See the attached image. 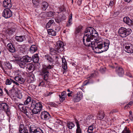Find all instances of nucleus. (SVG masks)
I'll return each mask as SVG.
<instances>
[{"label": "nucleus", "mask_w": 133, "mask_h": 133, "mask_svg": "<svg viewBox=\"0 0 133 133\" xmlns=\"http://www.w3.org/2000/svg\"><path fill=\"white\" fill-rule=\"evenodd\" d=\"M98 34L97 31L93 28L89 27L85 29L83 39L84 44L87 46H90L92 41L95 37H98Z\"/></svg>", "instance_id": "obj_1"}, {"label": "nucleus", "mask_w": 133, "mask_h": 133, "mask_svg": "<svg viewBox=\"0 0 133 133\" xmlns=\"http://www.w3.org/2000/svg\"><path fill=\"white\" fill-rule=\"evenodd\" d=\"M110 44L109 41L106 40L104 42H94L91 43V45L89 47H91L96 53H100L107 50L109 48V46Z\"/></svg>", "instance_id": "obj_2"}, {"label": "nucleus", "mask_w": 133, "mask_h": 133, "mask_svg": "<svg viewBox=\"0 0 133 133\" xmlns=\"http://www.w3.org/2000/svg\"><path fill=\"white\" fill-rule=\"evenodd\" d=\"M42 107L41 102H37L34 100H32L31 101L30 108L32 109V111L33 114H39Z\"/></svg>", "instance_id": "obj_3"}, {"label": "nucleus", "mask_w": 133, "mask_h": 133, "mask_svg": "<svg viewBox=\"0 0 133 133\" xmlns=\"http://www.w3.org/2000/svg\"><path fill=\"white\" fill-rule=\"evenodd\" d=\"M63 46L62 42H57L55 47V50L52 48H50V54L52 55H53L56 54L57 52L58 53L61 52L63 50Z\"/></svg>", "instance_id": "obj_4"}, {"label": "nucleus", "mask_w": 133, "mask_h": 133, "mask_svg": "<svg viewBox=\"0 0 133 133\" xmlns=\"http://www.w3.org/2000/svg\"><path fill=\"white\" fill-rule=\"evenodd\" d=\"M132 31L131 29H127L121 27L118 30V33L122 37H125L131 34Z\"/></svg>", "instance_id": "obj_5"}, {"label": "nucleus", "mask_w": 133, "mask_h": 133, "mask_svg": "<svg viewBox=\"0 0 133 133\" xmlns=\"http://www.w3.org/2000/svg\"><path fill=\"white\" fill-rule=\"evenodd\" d=\"M51 67H43L42 69V72L43 74H46L44 76V79L48 83V84H49L50 82L48 81V71L49 69H51Z\"/></svg>", "instance_id": "obj_6"}, {"label": "nucleus", "mask_w": 133, "mask_h": 133, "mask_svg": "<svg viewBox=\"0 0 133 133\" xmlns=\"http://www.w3.org/2000/svg\"><path fill=\"white\" fill-rule=\"evenodd\" d=\"M83 94L81 91H79L75 95L73 96V100L74 102L79 101L82 98Z\"/></svg>", "instance_id": "obj_7"}, {"label": "nucleus", "mask_w": 133, "mask_h": 133, "mask_svg": "<svg viewBox=\"0 0 133 133\" xmlns=\"http://www.w3.org/2000/svg\"><path fill=\"white\" fill-rule=\"evenodd\" d=\"M41 118L43 120L47 121L51 118V116L48 112L44 111L41 112Z\"/></svg>", "instance_id": "obj_8"}, {"label": "nucleus", "mask_w": 133, "mask_h": 133, "mask_svg": "<svg viewBox=\"0 0 133 133\" xmlns=\"http://www.w3.org/2000/svg\"><path fill=\"white\" fill-rule=\"evenodd\" d=\"M12 15V12L9 8L3 10L2 16L5 18H10Z\"/></svg>", "instance_id": "obj_9"}, {"label": "nucleus", "mask_w": 133, "mask_h": 133, "mask_svg": "<svg viewBox=\"0 0 133 133\" xmlns=\"http://www.w3.org/2000/svg\"><path fill=\"white\" fill-rule=\"evenodd\" d=\"M125 51L129 53L133 52V45L131 44H127L125 47Z\"/></svg>", "instance_id": "obj_10"}, {"label": "nucleus", "mask_w": 133, "mask_h": 133, "mask_svg": "<svg viewBox=\"0 0 133 133\" xmlns=\"http://www.w3.org/2000/svg\"><path fill=\"white\" fill-rule=\"evenodd\" d=\"M0 108L3 110L6 113L9 112L10 110L9 107L5 103H1L0 104Z\"/></svg>", "instance_id": "obj_11"}, {"label": "nucleus", "mask_w": 133, "mask_h": 133, "mask_svg": "<svg viewBox=\"0 0 133 133\" xmlns=\"http://www.w3.org/2000/svg\"><path fill=\"white\" fill-rule=\"evenodd\" d=\"M3 3V6L5 8H9L11 6V0H4Z\"/></svg>", "instance_id": "obj_12"}, {"label": "nucleus", "mask_w": 133, "mask_h": 133, "mask_svg": "<svg viewBox=\"0 0 133 133\" xmlns=\"http://www.w3.org/2000/svg\"><path fill=\"white\" fill-rule=\"evenodd\" d=\"M14 79L16 81L18 82L21 84H23L25 81V79L20 75H18L15 77Z\"/></svg>", "instance_id": "obj_13"}, {"label": "nucleus", "mask_w": 133, "mask_h": 133, "mask_svg": "<svg viewBox=\"0 0 133 133\" xmlns=\"http://www.w3.org/2000/svg\"><path fill=\"white\" fill-rule=\"evenodd\" d=\"M7 48L8 50L11 52L14 53L16 51L14 46L11 43H9L7 44Z\"/></svg>", "instance_id": "obj_14"}, {"label": "nucleus", "mask_w": 133, "mask_h": 133, "mask_svg": "<svg viewBox=\"0 0 133 133\" xmlns=\"http://www.w3.org/2000/svg\"><path fill=\"white\" fill-rule=\"evenodd\" d=\"M66 19V17L63 14H61V15H59L58 17L55 18V20L57 23L60 22Z\"/></svg>", "instance_id": "obj_15"}, {"label": "nucleus", "mask_w": 133, "mask_h": 133, "mask_svg": "<svg viewBox=\"0 0 133 133\" xmlns=\"http://www.w3.org/2000/svg\"><path fill=\"white\" fill-rule=\"evenodd\" d=\"M123 21L124 23L129 25H130L133 24V21L128 16L125 17L123 18Z\"/></svg>", "instance_id": "obj_16"}, {"label": "nucleus", "mask_w": 133, "mask_h": 133, "mask_svg": "<svg viewBox=\"0 0 133 133\" xmlns=\"http://www.w3.org/2000/svg\"><path fill=\"white\" fill-rule=\"evenodd\" d=\"M20 133H28V130L25 128L24 125L23 124H21L20 125L19 130Z\"/></svg>", "instance_id": "obj_17"}, {"label": "nucleus", "mask_w": 133, "mask_h": 133, "mask_svg": "<svg viewBox=\"0 0 133 133\" xmlns=\"http://www.w3.org/2000/svg\"><path fill=\"white\" fill-rule=\"evenodd\" d=\"M116 70L119 76H122L124 74V71L121 67H116Z\"/></svg>", "instance_id": "obj_18"}, {"label": "nucleus", "mask_w": 133, "mask_h": 133, "mask_svg": "<svg viewBox=\"0 0 133 133\" xmlns=\"http://www.w3.org/2000/svg\"><path fill=\"white\" fill-rule=\"evenodd\" d=\"M44 57L45 59H46L49 63V65L47 66H52V63L54 61L48 55H45Z\"/></svg>", "instance_id": "obj_19"}, {"label": "nucleus", "mask_w": 133, "mask_h": 133, "mask_svg": "<svg viewBox=\"0 0 133 133\" xmlns=\"http://www.w3.org/2000/svg\"><path fill=\"white\" fill-rule=\"evenodd\" d=\"M60 101L61 102H63L65 100L66 96V93L65 91H63L61 94V95H59Z\"/></svg>", "instance_id": "obj_20"}, {"label": "nucleus", "mask_w": 133, "mask_h": 133, "mask_svg": "<svg viewBox=\"0 0 133 133\" xmlns=\"http://www.w3.org/2000/svg\"><path fill=\"white\" fill-rule=\"evenodd\" d=\"M104 112L102 111H100L97 114V118L99 119H103L104 117Z\"/></svg>", "instance_id": "obj_21"}, {"label": "nucleus", "mask_w": 133, "mask_h": 133, "mask_svg": "<svg viewBox=\"0 0 133 133\" xmlns=\"http://www.w3.org/2000/svg\"><path fill=\"white\" fill-rule=\"evenodd\" d=\"M41 8L43 10H45L48 6V3L46 2L42 1L41 3Z\"/></svg>", "instance_id": "obj_22"}, {"label": "nucleus", "mask_w": 133, "mask_h": 133, "mask_svg": "<svg viewBox=\"0 0 133 133\" xmlns=\"http://www.w3.org/2000/svg\"><path fill=\"white\" fill-rule=\"evenodd\" d=\"M38 129L34 125H31L29 127L30 133H35Z\"/></svg>", "instance_id": "obj_23"}, {"label": "nucleus", "mask_w": 133, "mask_h": 133, "mask_svg": "<svg viewBox=\"0 0 133 133\" xmlns=\"http://www.w3.org/2000/svg\"><path fill=\"white\" fill-rule=\"evenodd\" d=\"M48 34L52 36H55L56 35V32L54 29H49L48 30Z\"/></svg>", "instance_id": "obj_24"}, {"label": "nucleus", "mask_w": 133, "mask_h": 133, "mask_svg": "<svg viewBox=\"0 0 133 133\" xmlns=\"http://www.w3.org/2000/svg\"><path fill=\"white\" fill-rule=\"evenodd\" d=\"M37 50V48L35 45H32L30 49V51L31 53L33 54Z\"/></svg>", "instance_id": "obj_25"}, {"label": "nucleus", "mask_w": 133, "mask_h": 133, "mask_svg": "<svg viewBox=\"0 0 133 133\" xmlns=\"http://www.w3.org/2000/svg\"><path fill=\"white\" fill-rule=\"evenodd\" d=\"M15 39L17 41L21 42H23L25 39V37L23 36H16L15 37Z\"/></svg>", "instance_id": "obj_26"}, {"label": "nucleus", "mask_w": 133, "mask_h": 133, "mask_svg": "<svg viewBox=\"0 0 133 133\" xmlns=\"http://www.w3.org/2000/svg\"><path fill=\"white\" fill-rule=\"evenodd\" d=\"M32 61L35 63H37L39 60V58L38 54L34 55L32 56Z\"/></svg>", "instance_id": "obj_27"}, {"label": "nucleus", "mask_w": 133, "mask_h": 133, "mask_svg": "<svg viewBox=\"0 0 133 133\" xmlns=\"http://www.w3.org/2000/svg\"><path fill=\"white\" fill-rule=\"evenodd\" d=\"M72 15L71 14H70L69 18V20L68 23H67L66 25L68 27L70 26L72 24Z\"/></svg>", "instance_id": "obj_28"}, {"label": "nucleus", "mask_w": 133, "mask_h": 133, "mask_svg": "<svg viewBox=\"0 0 133 133\" xmlns=\"http://www.w3.org/2000/svg\"><path fill=\"white\" fill-rule=\"evenodd\" d=\"M23 59L24 61L26 62H30L32 60V58L29 57L28 56H23Z\"/></svg>", "instance_id": "obj_29"}, {"label": "nucleus", "mask_w": 133, "mask_h": 133, "mask_svg": "<svg viewBox=\"0 0 133 133\" xmlns=\"http://www.w3.org/2000/svg\"><path fill=\"white\" fill-rule=\"evenodd\" d=\"M46 84L43 81H42L40 82L38 85L40 87H48L49 86V84H48V83L45 81Z\"/></svg>", "instance_id": "obj_30"}, {"label": "nucleus", "mask_w": 133, "mask_h": 133, "mask_svg": "<svg viewBox=\"0 0 133 133\" xmlns=\"http://www.w3.org/2000/svg\"><path fill=\"white\" fill-rule=\"evenodd\" d=\"M67 126L70 129H71L75 126L74 124L72 122H68L67 124Z\"/></svg>", "instance_id": "obj_31"}, {"label": "nucleus", "mask_w": 133, "mask_h": 133, "mask_svg": "<svg viewBox=\"0 0 133 133\" xmlns=\"http://www.w3.org/2000/svg\"><path fill=\"white\" fill-rule=\"evenodd\" d=\"M98 69L99 71L101 73H104L106 71L105 67H98Z\"/></svg>", "instance_id": "obj_32"}, {"label": "nucleus", "mask_w": 133, "mask_h": 133, "mask_svg": "<svg viewBox=\"0 0 133 133\" xmlns=\"http://www.w3.org/2000/svg\"><path fill=\"white\" fill-rule=\"evenodd\" d=\"M122 133H131V131L129 128L125 127Z\"/></svg>", "instance_id": "obj_33"}, {"label": "nucleus", "mask_w": 133, "mask_h": 133, "mask_svg": "<svg viewBox=\"0 0 133 133\" xmlns=\"http://www.w3.org/2000/svg\"><path fill=\"white\" fill-rule=\"evenodd\" d=\"M22 111L27 116H28L29 115V112L28 111L27 109L26 108L22 107Z\"/></svg>", "instance_id": "obj_34"}, {"label": "nucleus", "mask_w": 133, "mask_h": 133, "mask_svg": "<svg viewBox=\"0 0 133 133\" xmlns=\"http://www.w3.org/2000/svg\"><path fill=\"white\" fill-rule=\"evenodd\" d=\"M76 124L77 127L76 133H81V131L79 123L78 122H76Z\"/></svg>", "instance_id": "obj_35"}, {"label": "nucleus", "mask_w": 133, "mask_h": 133, "mask_svg": "<svg viewBox=\"0 0 133 133\" xmlns=\"http://www.w3.org/2000/svg\"><path fill=\"white\" fill-rule=\"evenodd\" d=\"M28 79H30L31 81H34L35 79V76L33 74H31L29 75L28 77Z\"/></svg>", "instance_id": "obj_36"}, {"label": "nucleus", "mask_w": 133, "mask_h": 133, "mask_svg": "<svg viewBox=\"0 0 133 133\" xmlns=\"http://www.w3.org/2000/svg\"><path fill=\"white\" fill-rule=\"evenodd\" d=\"M54 22V20L53 19H51L47 23L46 25V27L47 28H49Z\"/></svg>", "instance_id": "obj_37"}, {"label": "nucleus", "mask_w": 133, "mask_h": 133, "mask_svg": "<svg viewBox=\"0 0 133 133\" xmlns=\"http://www.w3.org/2000/svg\"><path fill=\"white\" fill-rule=\"evenodd\" d=\"M46 15L47 17H51L54 15V12H53L49 11L47 12Z\"/></svg>", "instance_id": "obj_38"}, {"label": "nucleus", "mask_w": 133, "mask_h": 133, "mask_svg": "<svg viewBox=\"0 0 133 133\" xmlns=\"http://www.w3.org/2000/svg\"><path fill=\"white\" fill-rule=\"evenodd\" d=\"M83 27L81 26H79L76 29L75 33L77 34L81 31Z\"/></svg>", "instance_id": "obj_39"}, {"label": "nucleus", "mask_w": 133, "mask_h": 133, "mask_svg": "<svg viewBox=\"0 0 133 133\" xmlns=\"http://www.w3.org/2000/svg\"><path fill=\"white\" fill-rule=\"evenodd\" d=\"M31 98L29 96H28L24 102V104L25 105H27L28 104L29 102L31 101Z\"/></svg>", "instance_id": "obj_40"}, {"label": "nucleus", "mask_w": 133, "mask_h": 133, "mask_svg": "<svg viewBox=\"0 0 133 133\" xmlns=\"http://www.w3.org/2000/svg\"><path fill=\"white\" fill-rule=\"evenodd\" d=\"M62 66H67L66 62L64 58H62Z\"/></svg>", "instance_id": "obj_41"}, {"label": "nucleus", "mask_w": 133, "mask_h": 133, "mask_svg": "<svg viewBox=\"0 0 133 133\" xmlns=\"http://www.w3.org/2000/svg\"><path fill=\"white\" fill-rule=\"evenodd\" d=\"M93 130L92 125H91L89 127L87 130V132L89 133H92Z\"/></svg>", "instance_id": "obj_42"}, {"label": "nucleus", "mask_w": 133, "mask_h": 133, "mask_svg": "<svg viewBox=\"0 0 133 133\" xmlns=\"http://www.w3.org/2000/svg\"><path fill=\"white\" fill-rule=\"evenodd\" d=\"M14 30L13 28L8 29L7 32L10 35H12L14 32Z\"/></svg>", "instance_id": "obj_43"}, {"label": "nucleus", "mask_w": 133, "mask_h": 133, "mask_svg": "<svg viewBox=\"0 0 133 133\" xmlns=\"http://www.w3.org/2000/svg\"><path fill=\"white\" fill-rule=\"evenodd\" d=\"M98 73L96 72H94V73H92L91 74L90 77V78L92 77H96L98 75Z\"/></svg>", "instance_id": "obj_44"}, {"label": "nucleus", "mask_w": 133, "mask_h": 133, "mask_svg": "<svg viewBox=\"0 0 133 133\" xmlns=\"http://www.w3.org/2000/svg\"><path fill=\"white\" fill-rule=\"evenodd\" d=\"M93 117L94 116L93 115H91L90 116H89L87 117V120H89L88 122H90L93 119Z\"/></svg>", "instance_id": "obj_45"}, {"label": "nucleus", "mask_w": 133, "mask_h": 133, "mask_svg": "<svg viewBox=\"0 0 133 133\" xmlns=\"http://www.w3.org/2000/svg\"><path fill=\"white\" fill-rule=\"evenodd\" d=\"M12 80L11 79H7L6 81L5 84L6 85H10L12 82Z\"/></svg>", "instance_id": "obj_46"}, {"label": "nucleus", "mask_w": 133, "mask_h": 133, "mask_svg": "<svg viewBox=\"0 0 133 133\" xmlns=\"http://www.w3.org/2000/svg\"><path fill=\"white\" fill-rule=\"evenodd\" d=\"M4 65L5 66H12L11 64L9 62H5Z\"/></svg>", "instance_id": "obj_47"}, {"label": "nucleus", "mask_w": 133, "mask_h": 133, "mask_svg": "<svg viewBox=\"0 0 133 133\" xmlns=\"http://www.w3.org/2000/svg\"><path fill=\"white\" fill-rule=\"evenodd\" d=\"M35 133H44L43 131L39 128H38Z\"/></svg>", "instance_id": "obj_48"}, {"label": "nucleus", "mask_w": 133, "mask_h": 133, "mask_svg": "<svg viewBox=\"0 0 133 133\" xmlns=\"http://www.w3.org/2000/svg\"><path fill=\"white\" fill-rule=\"evenodd\" d=\"M32 3L36 5H38V3L37 2V0H32Z\"/></svg>", "instance_id": "obj_49"}, {"label": "nucleus", "mask_w": 133, "mask_h": 133, "mask_svg": "<svg viewBox=\"0 0 133 133\" xmlns=\"http://www.w3.org/2000/svg\"><path fill=\"white\" fill-rule=\"evenodd\" d=\"M2 69L4 71V72L6 73L7 71V68L6 67H1Z\"/></svg>", "instance_id": "obj_50"}, {"label": "nucleus", "mask_w": 133, "mask_h": 133, "mask_svg": "<svg viewBox=\"0 0 133 133\" xmlns=\"http://www.w3.org/2000/svg\"><path fill=\"white\" fill-rule=\"evenodd\" d=\"M34 67H26V69H27L29 70V72H32V71H31V70L32 68H33V69H34Z\"/></svg>", "instance_id": "obj_51"}, {"label": "nucleus", "mask_w": 133, "mask_h": 133, "mask_svg": "<svg viewBox=\"0 0 133 133\" xmlns=\"http://www.w3.org/2000/svg\"><path fill=\"white\" fill-rule=\"evenodd\" d=\"M114 3L112 1H110L109 4V5L111 8L113 6Z\"/></svg>", "instance_id": "obj_52"}, {"label": "nucleus", "mask_w": 133, "mask_h": 133, "mask_svg": "<svg viewBox=\"0 0 133 133\" xmlns=\"http://www.w3.org/2000/svg\"><path fill=\"white\" fill-rule=\"evenodd\" d=\"M73 92L72 91H71L69 93L67 94V95L68 97H70L72 96L71 94L73 93Z\"/></svg>", "instance_id": "obj_53"}, {"label": "nucleus", "mask_w": 133, "mask_h": 133, "mask_svg": "<svg viewBox=\"0 0 133 133\" xmlns=\"http://www.w3.org/2000/svg\"><path fill=\"white\" fill-rule=\"evenodd\" d=\"M64 10V8L63 6H61L59 8V10L61 11H63Z\"/></svg>", "instance_id": "obj_54"}, {"label": "nucleus", "mask_w": 133, "mask_h": 133, "mask_svg": "<svg viewBox=\"0 0 133 133\" xmlns=\"http://www.w3.org/2000/svg\"><path fill=\"white\" fill-rule=\"evenodd\" d=\"M24 63L22 62H21V63H20L19 64V65L20 66H25V65H24Z\"/></svg>", "instance_id": "obj_55"}, {"label": "nucleus", "mask_w": 133, "mask_h": 133, "mask_svg": "<svg viewBox=\"0 0 133 133\" xmlns=\"http://www.w3.org/2000/svg\"><path fill=\"white\" fill-rule=\"evenodd\" d=\"M12 82L15 84L17 85L18 86L19 85V84L18 83L12 80Z\"/></svg>", "instance_id": "obj_56"}, {"label": "nucleus", "mask_w": 133, "mask_h": 133, "mask_svg": "<svg viewBox=\"0 0 133 133\" xmlns=\"http://www.w3.org/2000/svg\"><path fill=\"white\" fill-rule=\"evenodd\" d=\"M3 92L2 89L0 88V96H2L3 95Z\"/></svg>", "instance_id": "obj_57"}, {"label": "nucleus", "mask_w": 133, "mask_h": 133, "mask_svg": "<svg viewBox=\"0 0 133 133\" xmlns=\"http://www.w3.org/2000/svg\"><path fill=\"white\" fill-rule=\"evenodd\" d=\"M82 0H78L77 3L78 5H80L82 3Z\"/></svg>", "instance_id": "obj_58"}, {"label": "nucleus", "mask_w": 133, "mask_h": 133, "mask_svg": "<svg viewBox=\"0 0 133 133\" xmlns=\"http://www.w3.org/2000/svg\"><path fill=\"white\" fill-rule=\"evenodd\" d=\"M116 112V111L115 110H113L111 111H110V114H111V113H112L114 112Z\"/></svg>", "instance_id": "obj_59"}, {"label": "nucleus", "mask_w": 133, "mask_h": 133, "mask_svg": "<svg viewBox=\"0 0 133 133\" xmlns=\"http://www.w3.org/2000/svg\"><path fill=\"white\" fill-rule=\"evenodd\" d=\"M130 107H129V104H127L126 105H125L124 107V108L125 109H127L128 108H130Z\"/></svg>", "instance_id": "obj_60"}, {"label": "nucleus", "mask_w": 133, "mask_h": 133, "mask_svg": "<svg viewBox=\"0 0 133 133\" xmlns=\"http://www.w3.org/2000/svg\"><path fill=\"white\" fill-rule=\"evenodd\" d=\"M132 112L131 111H129V114H130V115H129V117L130 118L131 117V116H132L131 115H132Z\"/></svg>", "instance_id": "obj_61"}, {"label": "nucleus", "mask_w": 133, "mask_h": 133, "mask_svg": "<svg viewBox=\"0 0 133 133\" xmlns=\"http://www.w3.org/2000/svg\"><path fill=\"white\" fill-rule=\"evenodd\" d=\"M52 94V92H49V93L47 95V96H49Z\"/></svg>", "instance_id": "obj_62"}, {"label": "nucleus", "mask_w": 133, "mask_h": 133, "mask_svg": "<svg viewBox=\"0 0 133 133\" xmlns=\"http://www.w3.org/2000/svg\"><path fill=\"white\" fill-rule=\"evenodd\" d=\"M132 103H133V102L132 101H131L130 102H129L128 104H129V105H132Z\"/></svg>", "instance_id": "obj_63"}, {"label": "nucleus", "mask_w": 133, "mask_h": 133, "mask_svg": "<svg viewBox=\"0 0 133 133\" xmlns=\"http://www.w3.org/2000/svg\"><path fill=\"white\" fill-rule=\"evenodd\" d=\"M6 93L8 94L9 95V91H8V90H7L6 89H4Z\"/></svg>", "instance_id": "obj_64"}]
</instances>
